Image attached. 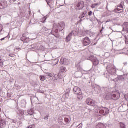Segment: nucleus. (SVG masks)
I'll list each match as a JSON object with an SVG mask.
<instances>
[{
  "label": "nucleus",
  "mask_w": 128,
  "mask_h": 128,
  "mask_svg": "<svg viewBox=\"0 0 128 128\" xmlns=\"http://www.w3.org/2000/svg\"><path fill=\"white\" fill-rule=\"evenodd\" d=\"M82 44L84 46H88L92 44V40L88 37H85L82 40Z\"/></svg>",
  "instance_id": "f257e3e1"
},
{
  "label": "nucleus",
  "mask_w": 128,
  "mask_h": 128,
  "mask_svg": "<svg viewBox=\"0 0 128 128\" xmlns=\"http://www.w3.org/2000/svg\"><path fill=\"white\" fill-rule=\"evenodd\" d=\"M122 2H121L120 4H119L117 8L114 10V12H118V14H122V12H124V6H122Z\"/></svg>",
  "instance_id": "f03ea898"
},
{
  "label": "nucleus",
  "mask_w": 128,
  "mask_h": 128,
  "mask_svg": "<svg viewBox=\"0 0 128 128\" xmlns=\"http://www.w3.org/2000/svg\"><path fill=\"white\" fill-rule=\"evenodd\" d=\"M55 26H56V28H58L59 30L62 32L64 30V28L66 26V24H64V22H61L60 24H56Z\"/></svg>",
  "instance_id": "7ed1b4c3"
},
{
  "label": "nucleus",
  "mask_w": 128,
  "mask_h": 128,
  "mask_svg": "<svg viewBox=\"0 0 128 128\" xmlns=\"http://www.w3.org/2000/svg\"><path fill=\"white\" fill-rule=\"evenodd\" d=\"M96 116H100V114H104V108H102V110H100V108H98V107H96Z\"/></svg>",
  "instance_id": "20e7f679"
},
{
  "label": "nucleus",
  "mask_w": 128,
  "mask_h": 128,
  "mask_svg": "<svg viewBox=\"0 0 128 128\" xmlns=\"http://www.w3.org/2000/svg\"><path fill=\"white\" fill-rule=\"evenodd\" d=\"M112 98L114 100H120V94L118 92H115L112 94Z\"/></svg>",
  "instance_id": "39448f33"
},
{
  "label": "nucleus",
  "mask_w": 128,
  "mask_h": 128,
  "mask_svg": "<svg viewBox=\"0 0 128 128\" xmlns=\"http://www.w3.org/2000/svg\"><path fill=\"white\" fill-rule=\"evenodd\" d=\"M76 6L78 10H82L84 8V1H80L76 4Z\"/></svg>",
  "instance_id": "423d86ee"
},
{
  "label": "nucleus",
  "mask_w": 128,
  "mask_h": 128,
  "mask_svg": "<svg viewBox=\"0 0 128 128\" xmlns=\"http://www.w3.org/2000/svg\"><path fill=\"white\" fill-rule=\"evenodd\" d=\"M86 104H88V106H94L96 104V101L92 100L90 98H88L86 100Z\"/></svg>",
  "instance_id": "0eeeda50"
},
{
  "label": "nucleus",
  "mask_w": 128,
  "mask_h": 128,
  "mask_svg": "<svg viewBox=\"0 0 128 128\" xmlns=\"http://www.w3.org/2000/svg\"><path fill=\"white\" fill-rule=\"evenodd\" d=\"M73 92L75 94L77 95L80 94H82V92L80 88L78 86L74 87Z\"/></svg>",
  "instance_id": "6e6552de"
},
{
  "label": "nucleus",
  "mask_w": 128,
  "mask_h": 128,
  "mask_svg": "<svg viewBox=\"0 0 128 128\" xmlns=\"http://www.w3.org/2000/svg\"><path fill=\"white\" fill-rule=\"evenodd\" d=\"M6 126V120H0V127L1 128H4Z\"/></svg>",
  "instance_id": "1a4fd4ad"
},
{
  "label": "nucleus",
  "mask_w": 128,
  "mask_h": 128,
  "mask_svg": "<svg viewBox=\"0 0 128 128\" xmlns=\"http://www.w3.org/2000/svg\"><path fill=\"white\" fill-rule=\"evenodd\" d=\"M96 128H106V125L102 123H98L96 126Z\"/></svg>",
  "instance_id": "9d476101"
},
{
  "label": "nucleus",
  "mask_w": 128,
  "mask_h": 128,
  "mask_svg": "<svg viewBox=\"0 0 128 128\" xmlns=\"http://www.w3.org/2000/svg\"><path fill=\"white\" fill-rule=\"evenodd\" d=\"M48 4L50 7L54 5V2L53 0H46Z\"/></svg>",
  "instance_id": "9b49d317"
},
{
  "label": "nucleus",
  "mask_w": 128,
  "mask_h": 128,
  "mask_svg": "<svg viewBox=\"0 0 128 128\" xmlns=\"http://www.w3.org/2000/svg\"><path fill=\"white\" fill-rule=\"evenodd\" d=\"M78 100H82L84 98V95H82V92L81 94H77Z\"/></svg>",
  "instance_id": "f8f14e48"
},
{
  "label": "nucleus",
  "mask_w": 128,
  "mask_h": 128,
  "mask_svg": "<svg viewBox=\"0 0 128 128\" xmlns=\"http://www.w3.org/2000/svg\"><path fill=\"white\" fill-rule=\"evenodd\" d=\"M100 64V61L98 59H95L93 60V64L94 66H98Z\"/></svg>",
  "instance_id": "ddd939ff"
},
{
  "label": "nucleus",
  "mask_w": 128,
  "mask_h": 128,
  "mask_svg": "<svg viewBox=\"0 0 128 128\" xmlns=\"http://www.w3.org/2000/svg\"><path fill=\"white\" fill-rule=\"evenodd\" d=\"M104 114L106 115L110 114V110L107 108H104Z\"/></svg>",
  "instance_id": "4468645a"
},
{
  "label": "nucleus",
  "mask_w": 128,
  "mask_h": 128,
  "mask_svg": "<svg viewBox=\"0 0 128 128\" xmlns=\"http://www.w3.org/2000/svg\"><path fill=\"white\" fill-rule=\"evenodd\" d=\"M40 80H41L42 82H44V80H46V76H40Z\"/></svg>",
  "instance_id": "2eb2a0df"
},
{
  "label": "nucleus",
  "mask_w": 128,
  "mask_h": 128,
  "mask_svg": "<svg viewBox=\"0 0 128 128\" xmlns=\"http://www.w3.org/2000/svg\"><path fill=\"white\" fill-rule=\"evenodd\" d=\"M24 36L25 34H24L22 36V37L21 38V40H22V42H26V40H28V38H26V37L25 36Z\"/></svg>",
  "instance_id": "dca6fc26"
},
{
  "label": "nucleus",
  "mask_w": 128,
  "mask_h": 128,
  "mask_svg": "<svg viewBox=\"0 0 128 128\" xmlns=\"http://www.w3.org/2000/svg\"><path fill=\"white\" fill-rule=\"evenodd\" d=\"M72 36V34L70 33L66 38V40L68 42H70V36Z\"/></svg>",
  "instance_id": "f3484780"
},
{
  "label": "nucleus",
  "mask_w": 128,
  "mask_h": 128,
  "mask_svg": "<svg viewBox=\"0 0 128 128\" xmlns=\"http://www.w3.org/2000/svg\"><path fill=\"white\" fill-rule=\"evenodd\" d=\"M58 28H56V27L54 26V28H53V32H54L56 34H58Z\"/></svg>",
  "instance_id": "a211bd4d"
},
{
  "label": "nucleus",
  "mask_w": 128,
  "mask_h": 128,
  "mask_svg": "<svg viewBox=\"0 0 128 128\" xmlns=\"http://www.w3.org/2000/svg\"><path fill=\"white\" fill-rule=\"evenodd\" d=\"M105 98L107 100H112V95L110 94H108L106 96V97Z\"/></svg>",
  "instance_id": "6ab92c4d"
},
{
  "label": "nucleus",
  "mask_w": 128,
  "mask_h": 128,
  "mask_svg": "<svg viewBox=\"0 0 128 128\" xmlns=\"http://www.w3.org/2000/svg\"><path fill=\"white\" fill-rule=\"evenodd\" d=\"M46 74L48 78H52V76H54V73H47Z\"/></svg>",
  "instance_id": "aec40b11"
},
{
  "label": "nucleus",
  "mask_w": 128,
  "mask_h": 128,
  "mask_svg": "<svg viewBox=\"0 0 128 128\" xmlns=\"http://www.w3.org/2000/svg\"><path fill=\"white\" fill-rule=\"evenodd\" d=\"M4 60L2 58V56H0V66H4Z\"/></svg>",
  "instance_id": "412c9836"
},
{
  "label": "nucleus",
  "mask_w": 128,
  "mask_h": 128,
  "mask_svg": "<svg viewBox=\"0 0 128 128\" xmlns=\"http://www.w3.org/2000/svg\"><path fill=\"white\" fill-rule=\"evenodd\" d=\"M60 70H61V72H66V68L64 67H61Z\"/></svg>",
  "instance_id": "4be33fe9"
},
{
  "label": "nucleus",
  "mask_w": 128,
  "mask_h": 128,
  "mask_svg": "<svg viewBox=\"0 0 128 128\" xmlns=\"http://www.w3.org/2000/svg\"><path fill=\"white\" fill-rule=\"evenodd\" d=\"M98 6H100V4H92L91 8H96V7Z\"/></svg>",
  "instance_id": "5701e85b"
},
{
  "label": "nucleus",
  "mask_w": 128,
  "mask_h": 128,
  "mask_svg": "<svg viewBox=\"0 0 128 128\" xmlns=\"http://www.w3.org/2000/svg\"><path fill=\"white\" fill-rule=\"evenodd\" d=\"M84 16H85L84 12H83L81 16H79V18L80 20H82V18H84Z\"/></svg>",
  "instance_id": "b1692460"
},
{
  "label": "nucleus",
  "mask_w": 128,
  "mask_h": 128,
  "mask_svg": "<svg viewBox=\"0 0 128 128\" xmlns=\"http://www.w3.org/2000/svg\"><path fill=\"white\" fill-rule=\"evenodd\" d=\"M64 122H65L68 124L69 122H70V119H68V118H65Z\"/></svg>",
  "instance_id": "393cba45"
},
{
  "label": "nucleus",
  "mask_w": 128,
  "mask_h": 128,
  "mask_svg": "<svg viewBox=\"0 0 128 128\" xmlns=\"http://www.w3.org/2000/svg\"><path fill=\"white\" fill-rule=\"evenodd\" d=\"M28 114H30V116H32L34 114V111L30 110L28 112Z\"/></svg>",
  "instance_id": "a878e982"
},
{
  "label": "nucleus",
  "mask_w": 128,
  "mask_h": 128,
  "mask_svg": "<svg viewBox=\"0 0 128 128\" xmlns=\"http://www.w3.org/2000/svg\"><path fill=\"white\" fill-rule=\"evenodd\" d=\"M92 12L90 11V12H88V16H92Z\"/></svg>",
  "instance_id": "bb28decb"
},
{
  "label": "nucleus",
  "mask_w": 128,
  "mask_h": 128,
  "mask_svg": "<svg viewBox=\"0 0 128 128\" xmlns=\"http://www.w3.org/2000/svg\"><path fill=\"white\" fill-rule=\"evenodd\" d=\"M120 126L122 128H126V126L124 124H121Z\"/></svg>",
  "instance_id": "cd10ccee"
},
{
  "label": "nucleus",
  "mask_w": 128,
  "mask_h": 128,
  "mask_svg": "<svg viewBox=\"0 0 128 128\" xmlns=\"http://www.w3.org/2000/svg\"><path fill=\"white\" fill-rule=\"evenodd\" d=\"M62 59H61V60H60V64H64V62H62Z\"/></svg>",
  "instance_id": "c85d7f7f"
},
{
  "label": "nucleus",
  "mask_w": 128,
  "mask_h": 128,
  "mask_svg": "<svg viewBox=\"0 0 128 128\" xmlns=\"http://www.w3.org/2000/svg\"><path fill=\"white\" fill-rule=\"evenodd\" d=\"M82 22V20H80L78 22V24H80V22Z\"/></svg>",
  "instance_id": "c756f323"
},
{
  "label": "nucleus",
  "mask_w": 128,
  "mask_h": 128,
  "mask_svg": "<svg viewBox=\"0 0 128 128\" xmlns=\"http://www.w3.org/2000/svg\"><path fill=\"white\" fill-rule=\"evenodd\" d=\"M126 43L128 44V39H126Z\"/></svg>",
  "instance_id": "7c9ffc66"
},
{
  "label": "nucleus",
  "mask_w": 128,
  "mask_h": 128,
  "mask_svg": "<svg viewBox=\"0 0 128 128\" xmlns=\"http://www.w3.org/2000/svg\"><path fill=\"white\" fill-rule=\"evenodd\" d=\"M66 96H70V94H68L66 93Z\"/></svg>",
  "instance_id": "2f4dec72"
},
{
  "label": "nucleus",
  "mask_w": 128,
  "mask_h": 128,
  "mask_svg": "<svg viewBox=\"0 0 128 128\" xmlns=\"http://www.w3.org/2000/svg\"><path fill=\"white\" fill-rule=\"evenodd\" d=\"M42 22V24H44L45 22H46V20L44 21V22Z\"/></svg>",
  "instance_id": "473e14b6"
},
{
  "label": "nucleus",
  "mask_w": 128,
  "mask_h": 128,
  "mask_svg": "<svg viewBox=\"0 0 128 128\" xmlns=\"http://www.w3.org/2000/svg\"><path fill=\"white\" fill-rule=\"evenodd\" d=\"M4 40H5V38H2V39L1 40H2V41Z\"/></svg>",
  "instance_id": "72a5a7b5"
},
{
  "label": "nucleus",
  "mask_w": 128,
  "mask_h": 128,
  "mask_svg": "<svg viewBox=\"0 0 128 128\" xmlns=\"http://www.w3.org/2000/svg\"><path fill=\"white\" fill-rule=\"evenodd\" d=\"M110 22V20H107L106 22Z\"/></svg>",
  "instance_id": "f704fd0d"
},
{
  "label": "nucleus",
  "mask_w": 128,
  "mask_h": 128,
  "mask_svg": "<svg viewBox=\"0 0 128 128\" xmlns=\"http://www.w3.org/2000/svg\"><path fill=\"white\" fill-rule=\"evenodd\" d=\"M104 30V28L102 27V30Z\"/></svg>",
  "instance_id": "c9c22d12"
},
{
  "label": "nucleus",
  "mask_w": 128,
  "mask_h": 128,
  "mask_svg": "<svg viewBox=\"0 0 128 128\" xmlns=\"http://www.w3.org/2000/svg\"><path fill=\"white\" fill-rule=\"evenodd\" d=\"M100 32H102V30H100Z\"/></svg>",
  "instance_id": "e433bc0d"
}]
</instances>
